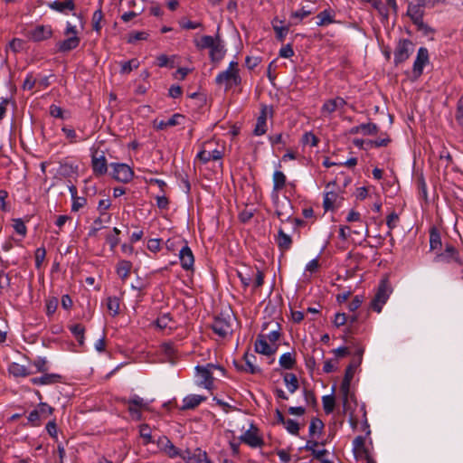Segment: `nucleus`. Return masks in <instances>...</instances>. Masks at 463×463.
Listing matches in <instances>:
<instances>
[{
  "instance_id": "obj_5",
  "label": "nucleus",
  "mask_w": 463,
  "mask_h": 463,
  "mask_svg": "<svg viewBox=\"0 0 463 463\" xmlns=\"http://www.w3.org/2000/svg\"><path fill=\"white\" fill-rule=\"evenodd\" d=\"M414 46L411 41L409 39H401L397 43L393 52V62L396 66L404 62L409 59L411 54L413 52Z\"/></svg>"
},
{
  "instance_id": "obj_11",
  "label": "nucleus",
  "mask_w": 463,
  "mask_h": 463,
  "mask_svg": "<svg viewBox=\"0 0 463 463\" xmlns=\"http://www.w3.org/2000/svg\"><path fill=\"white\" fill-rule=\"evenodd\" d=\"M258 432V428L251 423L250 429L240 437V439L251 448H260L264 444V441Z\"/></svg>"
},
{
  "instance_id": "obj_61",
  "label": "nucleus",
  "mask_w": 463,
  "mask_h": 463,
  "mask_svg": "<svg viewBox=\"0 0 463 463\" xmlns=\"http://www.w3.org/2000/svg\"><path fill=\"white\" fill-rule=\"evenodd\" d=\"M302 142L311 146H316L318 143V138L312 132H307L303 135Z\"/></svg>"
},
{
  "instance_id": "obj_2",
  "label": "nucleus",
  "mask_w": 463,
  "mask_h": 463,
  "mask_svg": "<svg viewBox=\"0 0 463 463\" xmlns=\"http://www.w3.org/2000/svg\"><path fill=\"white\" fill-rule=\"evenodd\" d=\"M391 292L392 289L388 283V280H381L377 291L371 301V308L373 311L380 313L383 309V305L387 302Z\"/></svg>"
},
{
  "instance_id": "obj_19",
  "label": "nucleus",
  "mask_w": 463,
  "mask_h": 463,
  "mask_svg": "<svg viewBox=\"0 0 463 463\" xmlns=\"http://www.w3.org/2000/svg\"><path fill=\"white\" fill-rule=\"evenodd\" d=\"M206 397L198 394H190L183 399V404L179 407L180 411L194 410L203 402L206 401Z\"/></svg>"
},
{
  "instance_id": "obj_14",
  "label": "nucleus",
  "mask_w": 463,
  "mask_h": 463,
  "mask_svg": "<svg viewBox=\"0 0 463 463\" xmlns=\"http://www.w3.org/2000/svg\"><path fill=\"white\" fill-rule=\"evenodd\" d=\"M179 260L181 266L185 270H190L194 268V257L190 247L185 244L179 250Z\"/></svg>"
},
{
  "instance_id": "obj_56",
  "label": "nucleus",
  "mask_w": 463,
  "mask_h": 463,
  "mask_svg": "<svg viewBox=\"0 0 463 463\" xmlns=\"http://www.w3.org/2000/svg\"><path fill=\"white\" fill-rule=\"evenodd\" d=\"M357 320H358L357 315H352V316L348 317V320H347L348 326L345 330L346 335H353V334L357 333V330L355 328V323L357 322Z\"/></svg>"
},
{
  "instance_id": "obj_35",
  "label": "nucleus",
  "mask_w": 463,
  "mask_h": 463,
  "mask_svg": "<svg viewBox=\"0 0 463 463\" xmlns=\"http://www.w3.org/2000/svg\"><path fill=\"white\" fill-rule=\"evenodd\" d=\"M287 177L285 174L279 170L275 171L273 174V191H281L285 187Z\"/></svg>"
},
{
  "instance_id": "obj_36",
  "label": "nucleus",
  "mask_w": 463,
  "mask_h": 463,
  "mask_svg": "<svg viewBox=\"0 0 463 463\" xmlns=\"http://www.w3.org/2000/svg\"><path fill=\"white\" fill-rule=\"evenodd\" d=\"M441 237L437 228L432 227L430 231V250H435L441 247Z\"/></svg>"
},
{
  "instance_id": "obj_24",
  "label": "nucleus",
  "mask_w": 463,
  "mask_h": 463,
  "mask_svg": "<svg viewBox=\"0 0 463 463\" xmlns=\"http://www.w3.org/2000/svg\"><path fill=\"white\" fill-rule=\"evenodd\" d=\"M158 446L164 450L170 458H175L180 455L179 449L172 443V441L165 436L159 437L156 441Z\"/></svg>"
},
{
  "instance_id": "obj_42",
  "label": "nucleus",
  "mask_w": 463,
  "mask_h": 463,
  "mask_svg": "<svg viewBox=\"0 0 463 463\" xmlns=\"http://www.w3.org/2000/svg\"><path fill=\"white\" fill-rule=\"evenodd\" d=\"M337 194L333 191L326 192L324 195L323 206L325 211H331L334 209V203L335 202Z\"/></svg>"
},
{
  "instance_id": "obj_3",
  "label": "nucleus",
  "mask_w": 463,
  "mask_h": 463,
  "mask_svg": "<svg viewBox=\"0 0 463 463\" xmlns=\"http://www.w3.org/2000/svg\"><path fill=\"white\" fill-rule=\"evenodd\" d=\"M197 371L198 385L203 386L207 390H211L213 386V370L218 369L223 371V368L220 365L213 364H207L206 365H197L195 367Z\"/></svg>"
},
{
  "instance_id": "obj_25",
  "label": "nucleus",
  "mask_w": 463,
  "mask_h": 463,
  "mask_svg": "<svg viewBox=\"0 0 463 463\" xmlns=\"http://www.w3.org/2000/svg\"><path fill=\"white\" fill-rule=\"evenodd\" d=\"M425 6L419 2V4H409L407 9V15L411 18V22L415 24L416 23L423 20L424 8Z\"/></svg>"
},
{
  "instance_id": "obj_29",
  "label": "nucleus",
  "mask_w": 463,
  "mask_h": 463,
  "mask_svg": "<svg viewBox=\"0 0 463 463\" xmlns=\"http://www.w3.org/2000/svg\"><path fill=\"white\" fill-rule=\"evenodd\" d=\"M353 450L356 458L365 457L369 455L368 449L365 448V438L357 436L353 440Z\"/></svg>"
},
{
  "instance_id": "obj_48",
  "label": "nucleus",
  "mask_w": 463,
  "mask_h": 463,
  "mask_svg": "<svg viewBox=\"0 0 463 463\" xmlns=\"http://www.w3.org/2000/svg\"><path fill=\"white\" fill-rule=\"evenodd\" d=\"M104 222H106L105 216H99L97 219H95L90 229L89 236L90 237L95 236L99 230H101L102 228L105 227V226H103Z\"/></svg>"
},
{
  "instance_id": "obj_21",
  "label": "nucleus",
  "mask_w": 463,
  "mask_h": 463,
  "mask_svg": "<svg viewBox=\"0 0 463 463\" xmlns=\"http://www.w3.org/2000/svg\"><path fill=\"white\" fill-rule=\"evenodd\" d=\"M276 215L281 222H289L292 220V205L291 202L286 199L285 202L278 205L276 210Z\"/></svg>"
},
{
  "instance_id": "obj_18",
  "label": "nucleus",
  "mask_w": 463,
  "mask_h": 463,
  "mask_svg": "<svg viewBox=\"0 0 463 463\" xmlns=\"http://www.w3.org/2000/svg\"><path fill=\"white\" fill-rule=\"evenodd\" d=\"M186 463H203L205 459V451L196 449L194 451L186 449L179 455Z\"/></svg>"
},
{
  "instance_id": "obj_44",
  "label": "nucleus",
  "mask_w": 463,
  "mask_h": 463,
  "mask_svg": "<svg viewBox=\"0 0 463 463\" xmlns=\"http://www.w3.org/2000/svg\"><path fill=\"white\" fill-rule=\"evenodd\" d=\"M111 205L109 199H101L98 203V211L99 212L100 216L106 217V223L110 222V215L106 213L108 209H109Z\"/></svg>"
},
{
  "instance_id": "obj_10",
  "label": "nucleus",
  "mask_w": 463,
  "mask_h": 463,
  "mask_svg": "<svg viewBox=\"0 0 463 463\" xmlns=\"http://www.w3.org/2000/svg\"><path fill=\"white\" fill-rule=\"evenodd\" d=\"M212 145L211 141L203 143L202 149L198 152L196 158L203 164H206L211 160L219 161L222 158V152L217 148L209 150L208 147Z\"/></svg>"
},
{
  "instance_id": "obj_46",
  "label": "nucleus",
  "mask_w": 463,
  "mask_h": 463,
  "mask_svg": "<svg viewBox=\"0 0 463 463\" xmlns=\"http://www.w3.org/2000/svg\"><path fill=\"white\" fill-rule=\"evenodd\" d=\"M139 66V61L137 59H131L127 61L121 62L120 73L121 74H128L132 71L133 69H137Z\"/></svg>"
},
{
  "instance_id": "obj_39",
  "label": "nucleus",
  "mask_w": 463,
  "mask_h": 463,
  "mask_svg": "<svg viewBox=\"0 0 463 463\" xmlns=\"http://www.w3.org/2000/svg\"><path fill=\"white\" fill-rule=\"evenodd\" d=\"M172 322L173 318L170 313H164L157 317L156 325L160 329L169 328L170 330H172L173 326L170 325Z\"/></svg>"
},
{
  "instance_id": "obj_59",
  "label": "nucleus",
  "mask_w": 463,
  "mask_h": 463,
  "mask_svg": "<svg viewBox=\"0 0 463 463\" xmlns=\"http://www.w3.org/2000/svg\"><path fill=\"white\" fill-rule=\"evenodd\" d=\"M13 227L18 234L22 235L23 237L26 235L27 229L22 219H14Z\"/></svg>"
},
{
  "instance_id": "obj_16",
  "label": "nucleus",
  "mask_w": 463,
  "mask_h": 463,
  "mask_svg": "<svg viewBox=\"0 0 463 463\" xmlns=\"http://www.w3.org/2000/svg\"><path fill=\"white\" fill-rule=\"evenodd\" d=\"M184 119V116L179 113L174 114L169 119L167 120H154V128L157 130H164L169 127H175L177 125H181Z\"/></svg>"
},
{
  "instance_id": "obj_51",
  "label": "nucleus",
  "mask_w": 463,
  "mask_h": 463,
  "mask_svg": "<svg viewBox=\"0 0 463 463\" xmlns=\"http://www.w3.org/2000/svg\"><path fill=\"white\" fill-rule=\"evenodd\" d=\"M148 33L144 31L140 32H133L128 34V43H134L137 41H144L146 40L148 37Z\"/></svg>"
},
{
  "instance_id": "obj_62",
  "label": "nucleus",
  "mask_w": 463,
  "mask_h": 463,
  "mask_svg": "<svg viewBox=\"0 0 463 463\" xmlns=\"http://www.w3.org/2000/svg\"><path fill=\"white\" fill-rule=\"evenodd\" d=\"M87 203V199L85 197L76 196L72 199L71 211L78 212L80 209L84 207Z\"/></svg>"
},
{
  "instance_id": "obj_43",
  "label": "nucleus",
  "mask_w": 463,
  "mask_h": 463,
  "mask_svg": "<svg viewBox=\"0 0 463 463\" xmlns=\"http://www.w3.org/2000/svg\"><path fill=\"white\" fill-rule=\"evenodd\" d=\"M102 19H103V13L101 10V5H99V7L93 13L92 19H91L92 29L97 33H99L101 30L100 23H101Z\"/></svg>"
},
{
  "instance_id": "obj_41",
  "label": "nucleus",
  "mask_w": 463,
  "mask_h": 463,
  "mask_svg": "<svg viewBox=\"0 0 463 463\" xmlns=\"http://www.w3.org/2000/svg\"><path fill=\"white\" fill-rule=\"evenodd\" d=\"M215 40H216V37L214 38L210 35H203L199 40H196L194 43H195V46L198 49L203 50V49H210L213 46Z\"/></svg>"
},
{
  "instance_id": "obj_58",
  "label": "nucleus",
  "mask_w": 463,
  "mask_h": 463,
  "mask_svg": "<svg viewBox=\"0 0 463 463\" xmlns=\"http://www.w3.org/2000/svg\"><path fill=\"white\" fill-rule=\"evenodd\" d=\"M156 65L158 67H161V68L162 67H167V66L170 67V68H173L174 67V61L167 55L160 54L156 58Z\"/></svg>"
},
{
  "instance_id": "obj_38",
  "label": "nucleus",
  "mask_w": 463,
  "mask_h": 463,
  "mask_svg": "<svg viewBox=\"0 0 463 463\" xmlns=\"http://www.w3.org/2000/svg\"><path fill=\"white\" fill-rule=\"evenodd\" d=\"M325 425L323 421L318 418H313L310 421L308 432L311 438L317 434H321Z\"/></svg>"
},
{
  "instance_id": "obj_12",
  "label": "nucleus",
  "mask_w": 463,
  "mask_h": 463,
  "mask_svg": "<svg viewBox=\"0 0 463 463\" xmlns=\"http://www.w3.org/2000/svg\"><path fill=\"white\" fill-rule=\"evenodd\" d=\"M429 62V52L427 48L420 47L418 50L416 59L413 62L412 72L415 79H418L423 72L424 66Z\"/></svg>"
},
{
  "instance_id": "obj_13",
  "label": "nucleus",
  "mask_w": 463,
  "mask_h": 463,
  "mask_svg": "<svg viewBox=\"0 0 463 463\" xmlns=\"http://www.w3.org/2000/svg\"><path fill=\"white\" fill-rule=\"evenodd\" d=\"M244 364H240L238 363H234L236 368L240 371H243L251 374H256L260 373V369L254 364L256 361V356L253 354H249L248 352L243 355Z\"/></svg>"
},
{
  "instance_id": "obj_32",
  "label": "nucleus",
  "mask_w": 463,
  "mask_h": 463,
  "mask_svg": "<svg viewBox=\"0 0 463 463\" xmlns=\"http://www.w3.org/2000/svg\"><path fill=\"white\" fill-rule=\"evenodd\" d=\"M277 22H279L280 24H283V21L279 20V18H274L271 22L272 28L276 33V38L279 42H284L288 31H289V25L284 26V25H277Z\"/></svg>"
},
{
  "instance_id": "obj_52",
  "label": "nucleus",
  "mask_w": 463,
  "mask_h": 463,
  "mask_svg": "<svg viewBox=\"0 0 463 463\" xmlns=\"http://www.w3.org/2000/svg\"><path fill=\"white\" fill-rule=\"evenodd\" d=\"M46 257V250L43 247L37 248L34 253L35 258V268L41 269L42 264Z\"/></svg>"
},
{
  "instance_id": "obj_23",
  "label": "nucleus",
  "mask_w": 463,
  "mask_h": 463,
  "mask_svg": "<svg viewBox=\"0 0 463 463\" xmlns=\"http://www.w3.org/2000/svg\"><path fill=\"white\" fill-rule=\"evenodd\" d=\"M351 383H348L346 389L343 388V382L340 385V392L342 394L343 411L345 413L352 411L351 402L356 403V399L354 393L350 392Z\"/></svg>"
},
{
  "instance_id": "obj_63",
  "label": "nucleus",
  "mask_w": 463,
  "mask_h": 463,
  "mask_svg": "<svg viewBox=\"0 0 463 463\" xmlns=\"http://www.w3.org/2000/svg\"><path fill=\"white\" fill-rule=\"evenodd\" d=\"M327 450L323 449H316L314 450V452L312 453V455L317 459L319 460L320 462L322 463H333L332 461H330L329 459H327L326 458V456L327 455Z\"/></svg>"
},
{
  "instance_id": "obj_60",
  "label": "nucleus",
  "mask_w": 463,
  "mask_h": 463,
  "mask_svg": "<svg viewBox=\"0 0 463 463\" xmlns=\"http://www.w3.org/2000/svg\"><path fill=\"white\" fill-rule=\"evenodd\" d=\"M36 409L40 411V415L43 418H45L48 415H52L54 411V409L48 405L46 402H40Z\"/></svg>"
},
{
  "instance_id": "obj_9",
  "label": "nucleus",
  "mask_w": 463,
  "mask_h": 463,
  "mask_svg": "<svg viewBox=\"0 0 463 463\" xmlns=\"http://www.w3.org/2000/svg\"><path fill=\"white\" fill-rule=\"evenodd\" d=\"M53 34L51 25L39 24L27 32L26 36L29 40L38 43L50 39Z\"/></svg>"
},
{
  "instance_id": "obj_37",
  "label": "nucleus",
  "mask_w": 463,
  "mask_h": 463,
  "mask_svg": "<svg viewBox=\"0 0 463 463\" xmlns=\"http://www.w3.org/2000/svg\"><path fill=\"white\" fill-rule=\"evenodd\" d=\"M283 380L289 392L293 393L298 389V380L296 374L288 373L284 375Z\"/></svg>"
},
{
  "instance_id": "obj_31",
  "label": "nucleus",
  "mask_w": 463,
  "mask_h": 463,
  "mask_svg": "<svg viewBox=\"0 0 463 463\" xmlns=\"http://www.w3.org/2000/svg\"><path fill=\"white\" fill-rule=\"evenodd\" d=\"M360 361L353 359L345 369L343 379V388L346 389L348 383H351L354 375L356 368L360 365Z\"/></svg>"
},
{
  "instance_id": "obj_15",
  "label": "nucleus",
  "mask_w": 463,
  "mask_h": 463,
  "mask_svg": "<svg viewBox=\"0 0 463 463\" xmlns=\"http://www.w3.org/2000/svg\"><path fill=\"white\" fill-rule=\"evenodd\" d=\"M254 347L257 353L268 356L273 354L277 350L276 346L268 344L266 336L263 334L258 335Z\"/></svg>"
},
{
  "instance_id": "obj_22",
  "label": "nucleus",
  "mask_w": 463,
  "mask_h": 463,
  "mask_svg": "<svg viewBox=\"0 0 463 463\" xmlns=\"http://www.w3.org/2000/svg\"><path fill=\"white\" fill-rule=\"evenodd\" d=\"M62 376L58 373H44L40 377L31 379V383L34 385H50L56 383H61Z\"/></svg>"
},
{
  "instance_id": "obj_27",
  "label": "nucleus",
  "mask_w": 463,
  "mask_h": 463,
  "mask_svg": "<svg viewBox=\"0 0 463 463\" xmlns=\"http://www.w3.org/2000/svg\"><path fill=\"white\" fill-rule=\"evenodd\" d=\"M49 7L56 12L67 14L68 12L74 11L75 4L73 0L53 1L49 4Z\"/></svg>"
},
{
  "instance_id": "obj_30",
  "label": "nucleus",
  "mask_w": 463,
  "mask_h": 463,
  "mask_svg": "<svg viewBox=\"0 0 463 463\" xmlns=\"http://www.w3.org/2000/svg\"><path fill=\"white\" fill-rule=\"evenodd\" d=\"M132 262L126 260H121L118 262L116 267V272L118 276L122 279H127L131 272Z\"/></svg>"
},
{
  "instance_id": "obj_64",
  "label": "nucleus",
  "mask_w": 463,
  "mask_h": 463,
  "mask_svg": "<svg viewBox=\"0 0 463 463\" xmlns=\"http://www.w3.org/2000/svg\"><path fill=\"white\" fill-rule=\"evenodd\" d=\"M456 120L463 126V95L459 98L457 104Z\"/></svg>"
},
{
  "instance_id": "obj_4",
  "label": "nucleus",
  "mask_w": 463,
  "mask_h": 463,
  "mask_svg": "<svg viewBox=\"0 0 463 463\" xmlns=\"http://www.w3.org/2000/svg\"><path fill=\"white\" fill-rule=\"evenodd\" d=\"M121 402L125 405H128V411L130 416L135 420H141L143 409H146L148 407V402H146L143 398L139 397L137 394L132 395L130 398H122Z\"/></svg>"
},
{
  "instance_id": "obj_8",
  "label": "nucleus",
  "mask_w": 463,
  "mask_h": 463,
  "mask_svg": "<svg viewBox=\"0 0 463 463\" xmlns=\"http://www.w3.org/2000/svg\"><path fill=\"white\" fill-rule=\"evenodd\" d=\"M215 81L217 84H225V88L228 90L232 86L241 84V79L239 71H232L225 70L216 76Z\"/></svg>"
},
{
  "instance_id": "obj_54",
  "label": "nucleus",
  "mask_w": 463,
  "mask_h": 463,
  "mask_svg": "<svg viewBox=\"0 0 463 463\" xmlns=\"http://www.w3.org/2000/svg\"><path fill=\"white\" fill-rule=\"evenodd\" d=\"M267 131V120H263L262 118H257V123L254 128V135L255 136H261L264 135Z\"/></svg>"
},
{
  "instance_id": "obj_53",
  "label": "nucleus",
  "mask_w": 463,
  "mask_h": 463,
  "mask_svg": "<svg viewBox=\"0 0 463 463\" xmlns=\"http://www.w3.org/2000/svg\"><path fill=\"white\" fill-rule=\"evenodd\" d=\"M275 328H273L269 334L265 335L266 339L270 343H276L280 337V325L274 323Z\"/></svg>"
},
{
  "instance_id": "obj_28",
  "label": "nucleus",
  "mask_w": 463,
  "mask_h": 463,
  "mask_svg": "<svg viewBox=\"0 0 463 463\" xmlns=\"http://www.w3.org/2000/svg\"><path fill=\"white\" fill-rule=\"evenodd\" d=\"M80 39L78 36H70L57 43L58 51L61 52H68L76 49L80 44Z\"/></svg>"
},
{
  "instance_id": "obj_17",
  "label": "nucleus",
  "mask_w": 463,
  "mask_h": 463,
  "mask_svg": "<svg viewBox=\"0 0 463 463\" xmlns=\"http://www.w3.org/2000/svg\"><path fill=\"white\" fill-rule=\"evenodd\" d=\"M275 241L279 250L282 253L289 250L293 243L291 236L287 234L281 227H279L278 230V234L275 236Z\"/></svg>"
},
{
  "instance_id": "obj_50",
  "label": "nucleus",
  "mask_w": 463,
  "mask_h": 463,
  "mask_svg": "<svg viewBox=\"0 0 463 463\" xmlns=\"http://www.w3.org/2000/svg\"><path fill=\"white\" fill-rule=\"evenodd\" d=\"M360 128H362L361 133L364 135H375L379 131L378 126L374 123L361 124Z\"/></svg>"
},
{
  "instance_id": "obj_55",
  "label": "nucleus",
  "mask_w": 463,
  "mask_h": 463,
  "mask_svg": "<svg viewBox=\"0 0 463 463\" xmlns=\"http://www.w3.org/2000/svg\"><path fill=\"white\" fill-rule=\"evenodd\" d=\"M284 427L286 430L292 435H298L299 431V424L292 420L288 419L287 421L284 423Z\"/></svg>"
},
{
  "instance_id": "obj_6",
  "label": "nucleus",
  "mask_w": 463,
  "mask_h": 463,
  "mask_svg": "<svg viewBox=\"0 0 463 463\" xmlns=\"http://www.w3.org/2000/svg\"><path fill=\"white\" fill-rule=\"evenodd\" d=\"M110 167L112 168L111 175L118 182L128 183L134 176V172L129 165L123 163H111Z\"/></svg>"
},
{
  "instance_id": "obj_47",
  "label": "nucleus",
  "mask_w": 463,
  "mask_h": 463,
  "mask_svg": "<svg viewBox=\"0 0 463 463\" xmlns=\"http://www.w3.org/2000/svg\"><path fill=\"white\" fill-rule=\"evenodd\" d=\"M107 307L113 317L119 313V298L117 297H109L107 298Z\"/></svg>"
},
{
  "instance_id": "obj_26",
  "label": "nucleus",
  "mask_w": 463,
  "mask_h": 463,
  "mask_svg": "<svg viewBox=\"0 0 463 463\" xmlns=\"http://www.w3.org/2000/svg\"><path fill=\"white\" fill-rule=\"evenodd\" d=\"M225 55L224 45L222 44L219 35L216 36V40L213 46L210 48V58L212 61H220Z\"/></svg>"
},
{
  "instance_id": "obj_49",
  "label": "nucleus",
  "mask_w": 463,
  "mask_h": 463,
  "mask_svg": "<svg viewBox=\"0 0 463 463\" xmlns=\"http://www.w3.org/2000/svg\"><path fill=\"white\" fill-rule=\"evenodd\" d=\"M323 408L326 414L333 412L335 405V398L333 395H326L322 398Z\"/></svg>"
},
{
  "instance_id": "obj_40",
  "label": "nucleus",
  "mask_w": 463,
  "mask_h": 463,
  "mask_svg": "<svg viewBox=\"0 0 463 463\" xmlns=\"http://www.w3.org/2000/svg\"><path fill=\"white\" fill-rule=\"evenodd\" d=\"M317 18L318 20L317 22V24L318 26L327 25V24H330L335 22L334 16L331 14V11L328 9H326V10L320 12L317 15Z\"/></svg>"
},
{
  "instance_id": "obj_45",
  "label": "nucleus",
  "mask_w": 463,
  "mask_h": 463,
  "mask_svg": "<svg viewBox=\"0 0 463 463\" xmlns=\"http://www.w3.org/2000/svg\"><path fill=\"white\" fill-rule=\"evenodd\" d=\"M139 434H140V437L144 439L145 445L155 442V440L151 435L150 427L147 424H142L139 427Z\"/></svg>"
},
{
  "instance_id": "obj_33",
  "label": "nucleus",
  "mask_w": 463,
  "mask_h": 463,
  "mask_svg": "<svg viewBox=\"0 0 463 463\" xmlns=\"http://www.w3.org/2000/svg\"><path fill=\"white\" fill-rule=\"evenodd\" d=\"M8 373L14 377H26L31 373L26 366L18 363H11L8 365Z\"/></svg>"
},
{
  "instance_id": "obj_20",
  "label": "nucleus",
  "mask_w": 463,
  "mask_h": 463,
  "mask_svg": "<svg viewBox=\"0 0 463 463\" xmlns=\"http://www.w3.org/2000/svg\"><path fill=\"white\" fill-rule=\"evenodd\" d=\"M91 166L95 175L100 176L107 173L108 164L104 155H93L91 158Z\"/></svg>"
},
{
  "instance_id": "obj_1",
  "label": "nucleus",
  "mask_w": 463,
  "mask_h": 463,
  "mask_svg": "<svg viewBox=\"0 0 463 463\" xmlns=\"http://www.w3.org/2000/svg\"><path fill=\"white\" fill-rule=\"evenodd\" d=\"M233 321L234 317L231 311L221 312L214 317L211 328L218 336L225 338L227 335L232 334Z\"/></svg>"
},
{
  "instance_id": "obj_7",
  "label": "nucleus",
  "mask_w": 463,
  "mask_h": 463,
  "mask_svg": "<svg viewBox=\"0 0 463 463\" xmlns=\"http://www.w3.org/2000/svg\"><path fill=\"white\" fill-rule=\"evenodd\" d=\"M435 262L449 263L455 261L463 266V259L459 257L458 250L452 245H447L443 252L438 253L434 258Z\"/></svg>"
},
{
  "instance_id": "obj_34",
  "label": "nucleus",
  "mask_w": 463,
  "mask_h": 463,
  "mask_svg": "<svg viewBox=\"0 0 463 463\" xmlns=\"http://www.w3.org/2000/svg\"><path fill=\"white\" fill-rule=\"evenodd\" d=\"M279 365L286 370L292 369L296 364L295 354L289 352L283 354L279 357Z\"/></svg>"
},
{
  "instance_id": "obj_57",
  "label": "nucleus",
  "mask_w": 463,
  "mask_h": 463,
  "mask_svg": "<svg viewBox=\"0 0 463 463\" xmlns=\"http://www.w3.org/2000/svg\"><path fill=\"white\" fill-rule=\"evenodd\" d=\"M58 307V299L56 298H51L46 301V315L52 317Z\"/></svg>"
}]
</instances>
